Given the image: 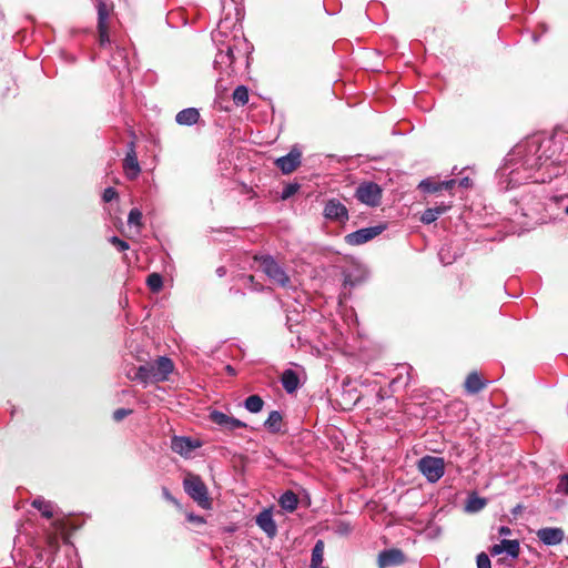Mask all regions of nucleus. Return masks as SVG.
Segmentation results:
<instances>
[{
  "mask_svg": "<svg viewBox=\"0 0 568 568\" xmlns=\"http://www.w3.org/2000/svg\"><path fill=\"white\" fill-rule=\"evenodd\" d=\"M226 371L230 373V374H234V368L230 365L226 366Z\"/></svg>",
  "mask_w": 568,
  "mask_h": 568,
  "instance_id": "obj_45",
  "label": "nucleus"
},
{
  "mask_svg": "<svg viewBox=\"0 0 568 568\" xmlns=\"http://www.w3.org/2000/svg\"><path fill=\"white\" fill-rule=\"evenodd\" d=\"M235 61L234 49L231 44H225L220 48L215 55L214 67L220 70L222 74L230 78L234 73L233 63Z\"/></svg>",
  "mask_w": 568,
  "mask_h": 568,
  "instance_id": "obj_9",
  "label": "nucleus"
},
{
  "mask_svg": "<svg viewBox=\"0 0 568 568\" xmlns=\"http://www.w3.org/2000/svg\"><path fill=\"white\" fill-rule=\"evenodd\" d=\"M489 552L491 556H498L506 552L513 559H517L520 554V544L517 539H503L499 544L491 546Z\"/></svg>",
  "mask_w": 568,
  "mask_h": 568,
  "instance_id": "obj_14",
  "label": "nucleus"
},
{
  "mask_svg": "<svg viewBox=\"0 0 568 568\" xmlns=\"http://www.w3.org/2000/svg\"><path fill=\"white\" fill-rule=\"evenodd\" d=\"M97 9H98V27L106 26V20L109 18V7L102 0H97Z\"/></svg>",
  "mask_w": 568,
  "mask_h": 568,
  "instance_id": "obj_27",
  "label": "nucleus"
},
{
  "mask_svg": "<svg viewBox=\"0 0 568 568\" xmlns=\"http://www.w3.org/2000/svg\"><path fill=\"white\" fill-rule=\"evenodd\" d=\"M566 160L560 139L532 135L518 143L507 155L498 171L499 185L510 190L528 182H549L561 174V163Z\"/></svg>",
  "mask_w": 568,
  "mask_h": 568,
  "instance_id": "obj_1",
  "label": "nucleus"
},
{
  "mask_svg": "<svg viewBox=\"0 0 568 568\" xmlns=\"http://www.w3.org/2000/svg\"><path fill=\"white\" fill-rule=\"evenodd\" d=\"M199 119L200 112L195 108L183 109L175 116V121L180 125H193L199 121Z\"/></svg>",
  "mask_w": 568,
  "mask_h": 568,
  "instance_id": "obj_20",
  "label": "nucleus"
},
{
  "mask_svg": "<svg viewBox=\"0 0 568 568\" xmlns=\"http://www.w3.org/2000/svg\"><path fill=\"white\" fill-rule=\"evenodd\" d=\"M537 537L542 544L547 546H555L564 540L565 532L561 528L547 527L539 529L537 531Z\"/></svg>",
  "mask_w": 568,
  "mask_h": 568,
  "instance_id": "obj_16",
  "label": "nucleus"
},
{
  "mask_svg": "<svg viewBox=\"0 0 568 568\" xmlns=\"http://www.w3.org/2000/svg\"><path fill=\"white\" fill-rule=\"evenodd\" d=\"M326 217L331 219V220H336V221H339V222H343L344 221V217L347 219L348 215H337V214H334V215H325Z\"/></svg>",
  "mask_w": 568,
  "mask_h": 568,
  "instance_id": "obj_43",
  "label": "nucleus"
},
{
  "mask_svg": "<svg viewBox=\"0 0 568 568\" xmlns=\"http://www.w3.org/2000/svg\"><path fill=\"white\" fill-rule=\"evenodd\" d=\"M324 213H347V210L338 201H329L324 210Z\"/></svg>",
  "mask_w": 568,
  "mask_h": 568,
  "instance_id": "obj_31",
  "label": "nucleus"
},
{
  "mask_svg": "<svg viewBox=\"0 0 568 568\" xmlns=\"http://www.w3.org/2000/svg\"><path fill=\"white\" fill-rule=\"evenodd\" d=\"M437 220V215H420V221L425 224H430Z\"/></svg>",
  "mask_w": 568,
  "mask_h": 568,
  "instance_id": "obj_41",
  "label": "nucleus"
},
{
  "mask_svg": "<svg viewBox=\"0 0 568 568\" xmlns=\"http://www.w3.org/2000/svg\"><path fill=\"white\" fill-rule=\"evenodd\" d=\"M387 229L386 223H378L374 226L363 227L345 236V242L349 245H362L375 239Z\"/></svg>",
  "mask_w": 568,
  "mask_h": 568,
  "instance_id": "obj_8",
  "label": "nucleus"
},
{
  "mask_svg": "<svg viewBox=\"0 0 568 568\" xmlns=\"http://www.w3.org/2000/svg\"><path fill=\"white\" fill-rule=\"evenodd\" d=\"M129 213L134 214V213H140V212H139V210H138V209H135V207H134V209H132Z\"/></svg>",
  "mask_w": 568,
  "mask_h": 568,
  "instance_id": "obj_46",
  "label": "nucleus"
},
{
  "mask_svg": "<svg viewBox=\"0 0 568 568\" xmlns=\"http://www.w3.org/2000/svg\"><path fill=\"white\" fill-rule=\"evenodd\" d=\"M324 556V541L317 540L313 550L311 558V568H315L316 566H322Z\"/></svg>",
  "mask_w": 568,
  "mask_h": 568,
  "instance_id": "obj_24",
  "label": "nucleus"
},
{
  "mask_svg": "<svg viewBox=\"0 0 568 568\" xmlns=\"http://www.w3.org/2000/svg\"><path fill=\"white\" fill-rule=\"evenodd\" d=\"M378 398L382 400L384 398V395L382 394V389L377 394Z\"/></svg>",
  "mask_w": 568,
  "mask_h": 568,
  "instance_id": "obj_47",
  "label": "nucleus"
},
{
  "mask_svg": "<svg viewBox=\"0 0 568 568\" xmlns=\"http://www.w3.org/2000/svg\"><path fill=\"white\" fill-rule=\"evenodd\" d=\"M282 414L277 410H272L268 414L267 419L264 423V426L273 434L280 433L282 427Z\"/></svg>",
  "mask_w": 568,
  "mask_h": 568,
  "instance_id": "obj_22",
  "label": "nucleus"
},
{
  "mask_svg": "<svg viewBox=\"0 0 568 568\" xmlns=\"http://www.w3.org/2000/svg\"><path fill=\"white\" fill-rule=\"evenodd\" d=\"M201 443L185 436H174L171 440V448L174 453L189 458L194 449L199 448Z\"/></svg>",
  "mask_w": 568,
  "mask_h": 568,
  "instance_id": "obj_12",
  "label": "nucleus"
},
{
  "mask_svg": "<svg viewBox=\"0 0 568 568\" xmlns=\"http://www.w3.org/2000/svg\"><path fill=\"white\" fill-rule=\"evenodd\" d=\"M123 169H124L126 176L130 180L135 179L141 172V168H140L136 152H135L134 142H131L129 144L128 152H126L125 159L123 161Z\"/></svg>",
  "mask_w": 568,
  "mask_h": 568,
  "instance_id": "obj_15",
  "label": "nucleus"
},
{
  "mask_svg": "<svg viewBox=\"0 0 568 568\" xmlns=\"http://www.w3.org/2000/svg\"><path fill=\"white\" fill-rule=\"evenodd\" d=\"M498 534H499V536H509V535H511V529L507 526H500L498 528Z\"/></svg>",
  "mask_w": 568,
  "mask_h": 568,
  "instance_id": "obj_42",
  "label": "nucleus"
},
{
  "mask_svg": "<svg viewBox=\"0 0 568 568\" xmlns=\"http://www.w3.org/2000/svg\"><path fill=\"white\" fill-rule=\"evenodd\" d=\"M110 242L112 243V245L119 251V252H123V251H126L129 248V244L121 240L120 237L118 236H112L110 239Z\"/></svg>",
  "mask_w": 568,
  "mask_h": 568,
  "instance_id": "obj_35",
  "label": "nucleus"
},
{
  "mask_svg": "<svg viewBox=\"0 0 568 568\" xmlns=\"http://www.w3.org/2000/svg\"><path fill=\"white\" fill-rule=\"evenodd\" d=\"M281 383L286 393L293 394L300 387V377L295 371L285 369L281 376Z\"/></svg>",
  "mask_w": 568,
  "mask_h": 568,
  "instance_id": "obj_19",
  "label": "nucleus"
},
{
  "mask_svg": "<svg viewBox=\"0 0 568 568\" xmlns=\"http://www.w3.org/2000/svg\"><path fill=\"white\" fill-rule=\"evenodd\" d=\"M162 494H163V497H164L168 501H170V503H172V504H174V505H179L178 500H176V499L171 495V493L169 491V489H168V488L163 487V488H162Z\"/></svg>",
  "mask_w": 568,
  "mask_h": 568,
  "instance_id": "obj_40",
  "label": "nucleus"
},
{
  "mask_svg": "<svg viewBox=\"0 0 568 568\" xmlns=\"http://www.w3.org/2000/svg\"><path fill=\"white\" fill-rule=\"evenodd\" d=\"M174 369V364L171 358L166 356H160L156 361L152 363H148L145 365H141L134 378L148 384V383H158L164 382L169 379L170 374Z\"/></svg>",
  "mask_w": 568,
  "mask_h": 568,
  "instance_id": "obj_3",
  "label": "nucleus"
},
{
  "mask_svg": "<svg viewBox=\"0 0 568 568\" xmlns=\"http://www.w3.org/2000/svg\"><path fill=\"white\" fill-rule=\"evenodd\" d=\"M146 285L149 286V288L152 292H154V293L160 292L163 287L162 276L159 273L150 274L146 278Z\"/></svg>",
  "mask_w": 568,
  "mask_h": 568,
  "instance_id": "obj_28",
  "label": "nucleus"
},
{
  "mask_svg": "<svg viewBox=\"0 0 568 568\" xmlns=\"http://www.w3.org/2000/svg\"><path fill=\"white\" fill-rule=\"evenodd\" d=\"M418 470L429 483H437L445 474V462L442 457L424 456L418 460Z\"/></svg>",
  "mask_w": 568,
  "mask_h": 568,
  "instance_id": "obj_6",
  "label": "nucleus"
},
{
  "mask_svg": "<svg viewBox=\"0 0 568 568\" xmlns=\"http://www.w3.org/2000/svg\"><path fill=\"white\" fill-rule=\"evenodd\" d=\"M216 273L220 277H222L226 274V268L224 266H220L217 267Z\"/></svg>",
  "mask_w": 568,
  "mask_h": 568,
  "instance_id": "obj_44",
  "label": "nucleus"
},
{
  "mask_svg": "<svg viewBox=\"0 0 568 568\" xmlns=\"http://www.w3.org/2000/svg\"><path fill=\"white\" fill-rule=\"evenodd\" d=\"M185 493L201 507H210L207 488L199 475L187 474L183 480Z\"/></svg>",
  "mask_w": 568,
  "mask_h": 568,
  "instance_id": "obj_4",
  "label": "nucleus"
},
{
  "mask_svg": "<svg viewBox=\"0 0 568 568\" xmlns=\"http://www.w3.org/2000/svg\"><path fill=\"white\" fill-rule=\"evenodd\" d=\"M142 216L143 215H128V226L130 230H134L135 233L140 232L142 226Z\"/></svg>",
  "mask_w": 568,
  "mask_h": 568,
  "instance_id": "obj_32",
  "label": "nucleus"
},
{
  "mask_svg": "<svg viewBox=\"0 0 568 568\" xmlns=\"http://www.w3.org/2000/svg\"><path fill=\"white\" fill-rule=\"evenodd\" d=\"M233 101L236 105H245L248 102V90L245 85H239L233 92Z\"/></svg>",
  "mask_w": 568,
  "mask_h": 568,
  "instance_id": "obj_26",
  "label": "nucleus"
},
{
  "mask_svg": "<svg viewBox=\"0 0 568 568\" xmlns=\"http://www.w3.org/2000/svg\"><path fill=\"white\" fill-rule=\"evenodd\" d=\"M98 30H99L100 43H101V45H104L105 43L109 42L108 27L106 26H103L102 28L98 27Z\"/></svg>",
  "mask_w": 568,
  "mask_h": 568,
  "instance_id": "obj_38",
  "label": "nucleus"
},
{
  "mask_svg": "<svg viewBox=\"0 0 568 568\" xmlns=\"http://www.w3.org/2000/svg\"><path fill=\"white\" fill-rule=\"evenodd\" d=\"M116 196V192L113 187H108L103 192L104 202H110Z\"/></svg>",
  "mask_w": 568,
  "mask_h": 568,
  "instance_id": "obj_39",
  "label": "nucleus"
},
{
  "mask_svg": "<svg viewBox=\"0 0 568 568\" xmlns=\"http://www.w3.org/2000/svg\"><path fill=\"white\" fill-rule=\"evenodd\" d=\"M297 190H298L297 184H287L284 186L281 196L283 200H286V199L291 197L292 195H294L297 192Z\"/></svg>",
  "mask_w": 568,
  "mask_h": 568,
  "instance_id": "obj_36",
  "label": "nucleus"
},
{
  "mask_svg": "<svg viewBox=\"0 0 568 568\" xmlns=\"http://www.w3.org/2000/svg\"><path fill=\"white\" fill-rule=\"evenodd\" d=\"M302 152L297 146H293L291 151L275 160V165L284 173L290 174L301 164Z\"/></svg>",
  "mask_w": 568,
  "mask_h": 568,
  "instance_id": "obj_11",
  "label": "nucleus"
},
{
  "mask_svg": "<svg viewBox=\"0 0 568 568\" xmlns=\"http://www.w3.org/2000/svg\"><path fill=\"white\" fill-rule=\"evenodd\" d=\"M210 419L225 430H235L237 428H245L246 424L235 417L229 416L222 412L213 410L210 413Z\"/></svg>",
  "mask_w": 568,
  "mask_h": 568,
  "instance_id": "obj_13",
  "label": "nucleus"
},
{
  "mask_svg": "<svg viewBox=\"0 0 568 568\" xmlns=\"http://www.w3.org/2000/svg\"><path fill=\"white\" fill-rule=\"evenodd\" d=\"M32 507L41 513V515L48 519L53 517V507L51 503L47 501L42 497H38L32 500Z\"/></svg>",
  "mask_w": 568,
  "mask_h": 568,
  "instance_id": "obj_23",
  "label": "nucleus"
},
{
  "mask_svg": "<svg viewBox=\"0 0 568 568\" xmlns=\"http://www.w3.org/2000/svg\"><path fill=\"white\" fill-rule=\"evenodd\" d=\"M471 187L473 181L468 176L445 181H440L435 176L422 180L418 184V190L426 196L429 203L434 204L433 207L426 209L424 213H445L449 210L480 213L481 210L486 209L480 201L467 203L466 192Z\"/></svg>",
  "mask_w": 568,
  "mask_h": 568,
  "instance_id": "obj_2",
  "label": "nucleus"
},
{
  "mask_svg": "<svg viewBox=\"0 0 568 568\" xmlns=\"http://www.w3.org/2000/svg\"><path fill=\"white\" fill-rule=\"evenodd\" d=\"M255 261L260 263L262 271L273 283L280 286H286L290 283L288 275L272 256H255Z\"/></svg>",
  "mask_w": 568,
  "mask_h": 568,
  "instance_id": "obj_5",
  "label": "nucleus"
},
{
  "mask_svg": "<svg viewBox=\"0 0 568 568\" xmlns=\"http://www.w3.org/2000/svg\"><path fill=\"white\" fill-rule=\"evenodd\" d=\"M485 381L477 372H471L465 379V389L468 394H477L487 386Z\"/></svg>",
  "mask_w": 568,
  "mask_h": 568,
  "instance_id": "obj_18",
  "label": "nucleus"
},
{
  "mask_svg": "<svg viewBox=\"0 0 568 568\" xmlns=\"http://www.w3.org/2000/svg\"><path fill=\"white\" fill-rule=\"evenodd\" d=\"M405 554L398 548L383 550L377 557L378 568L397 567L405 564Z\"/></svg>",
  "mask_w": 568,
  "mask_h": 568,
  "instance_id": "obj_10",
  "label": "nucleus"
},
{
  "mask_svg": "<svg viewBox=\"0 0 568 568\" xmlns=\"http://www.w3.org/2000/svg\"><path fill=\"white\" fill-rule=\"evenodd\" d=\"M382 189L375 182L361 183L355 192L356 199L368 206H377L382 200Z\"/></svg>",
  "mask_w": 568,
  "mask_h": 568,
  "instance_id": "obj_7",
  "label": "nucleus"
},
{
  "mask_svg": "<svg viewBox=\"0 0 568 568\" xmlns=\"http://www.w3.org/2000/svg\"><path fill=\"white\" fill-rule=\"evenodd\" d=\"M477 568H491V562L486 552H480L477 556Z\"/></svg>",
  "mask_w": 568,
  "mask_h": 568,
  "instance_id": "obj_34",
  "label": "nucleus"
},
{
  "mask_svg": "<svg viewBox=\"0 0 568 568\" xmlns=\"http://www.w3.org/2000/svg\"><path fill=\"white\" fill-rule=\"evenodd\" d=\"M257 526L271 538L277 532V526L273 519L271 509H264L256 516Z\"/></svg>",
  "mask_w": 568,
  "mask_h": 568,
  "instance_id": "obj_17",
  "label": "nucleus"
},
{
  "mask_svg": "<svg viewBox=\"0 0 568 568\" xmlns=\"http://www.w3.org/2000/svg\"><path fill=\"white\" fill-rule=\"evenodd\" d=\"M485 506H486V500L484 498L474 496L468 499L466 509L470 513H476V511L481 510Z\"/></svg>",
  "mask_w": 568,
  "mask_h": 568,
  "instance_id": "obj_30",
  "label": "nucleus"
},
{
  "mask_svg": "<svg viewBox=\"0 0 568 568\" xmlns=\"http://www.w3.org/2000/svg\"><path fill=\"white\" fill-rule=\"evenodd\" d=\"M278 503L284 510L293 513L297 508L298 498L295 493L287 490L280 497Z\"/></svg>",
  "mask_w": 568,
  "mask_h": 568,
  "instance_id": "obj_21",
  "label": "nucleus"
},
{
  "mask_svg": "<svg viewBox=\"0 0 568 568\" xmlns=\"http://www.w3.org/2000/svg\"><path fill=\"white\" fill-rule=\"evenodd\" d=\"M550 203H554L556 210H564L568 213V194L555 195L549 199Z\"/></svg>",
  "mask_w": 568,
  "mask_h": 568,
  "instance_id": "obj_29",
  "label": "nucleus"
},
{
  "mask_svg": "<svg viewBox=\"0 0 568 568\" xmlns=\"http://www.w3.org/2000/svg\"><path fill=\"white\" fill-rule=\"evenodd\" d=\"M263 405H264V402L261 398V396H258V395H251L244 402V407L250 413H258V412H261L262 408H263Z\"/></svg>",
  "mask_w": 568,
  "mask_h": 568,
  "instance_id": "obj_25",
  "label": "nucleus"
},
{
  "mask_svg": "<svg viewBox=\"0 0 568 568\" xmlns=\"http://www.w3.org/2000/svg\"><path fill=\"white\" fill-rule=\"evenodd\" d=\"M556 491L558 494L568 495V473L559 477Z\"/></svg>",
  "mask_w": 568,
  "mask_h": 568,
  "instance_id": "obj_33",
  "label": "nucleus"
},
{
  "mask_svg": "<svg viewBox=\"0 0 568 568\" xmlns=\"http://www.w3.org/2000/svg\"><path fill=\"white\" fill-rule=\"evenodd\" d=\"M131 413H132L131 409L119 408V409L114 410L113 419L116 420V422H120L123 418H125L126 416H129Z\"/></svg>",
  "mask_w": 568,
  "mask_h": 568,
  "instance_id": "obj_37",
  "label": "nucleus"
}]
</instances>
